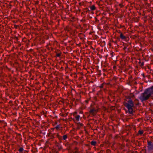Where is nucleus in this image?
I'll list each match as a JSON object with an SVG mask.
<instances>
[{
  "label": "nucleus",
  "instance_id": "obj_26",
  "mask_svg": "<svg viewBox=\"0 0 153 153\" xmlns=\"http://www.w3.org/2000/svg\"><path fill=\"white\" fill-rule=\"evenodd\" d=\"M48 153H49L48 152Z\"/></svg>",
  "mask_w": 153,
  "mask_h": 153
},
{
  "label": "nucleus",
  "instance_id": "obj_19",
  "mask_svg": "<svg viewBox=\"0 0 153 153\" xmlns=\"http://www.w3.org/2000/svg\"><path fill=\"white\" fill-rule=\"evenodd\" d=\"M87 11H90L89 10L88 8H87Z\"/></svg>",
  "mask_w": 153,
  "mask_h": 153
},
{
  "label": "nucleus",
  "instance_id": "obj_24",
  "mask_svg": "<svg viewBox=\"0 0 153 153\" xmlns=\"http://www.w3.org/2000/svg\"><path fill=\"white\" fill-rule=\"evenodd\" d=\"M48 45H50V43H48Z\"/></svg>",
  "mask_w": 153,
  "mask_h": 153
},
{
  "label": "nucleus",
  "instance_id": "obj_16",
  "mask_svg": "<svg viewBox=\"0 0 153 153\" xmlns=\"http://www.w3.org/2000/svg\"><path fill=\"white\" fill-rule=\"evenodd\" d=\"M127 49V47L126 46H124V47L123 48V49L124 50H126Z\"/></svg>",
  "mask_w": 153,
  "mask_h": 153
},
{
  "label": "nucleus",
  "instance_id": "obj_12",
  "mask_svg": "<svg viewBox=\"0 0 153 153\" xmlns=\"http://www.w3.org/2000/svg\"><path fill=\"white\" fill-rule=\"evenodd\" d=\"M48 144H49L50 143V142H49V140L51 139H53V137H51V136H50L49 134H48Z\"/></svg>",
  "mask_w": 153,
  "mask_h": 153
},
{
  "label": "nucleus",
  "instance_id": "obj_4",
  "mask_svg": "<svg viewBox=\"0 0 153 153\" xmlns=\"http://www.w3.org/2000/svg\"><path fill=\"white\" fill-rule=\"evenodd\" d=\"M97 112V111L95 109H91L90 110V112L93 114H95Z\"/></svg>",
  "mask_w": 153,
  "mask_h": 153
},
{
  "label": "nucleus",
  "instance_id": "obj_22",
  "mask_svg": "<svg viewBox=\"0 0 153 153\" xmlns=\"http://www.w3.org/2000/svg\"><path fill=\"white\" fill-rule=\"evenodd\" d=\"M50 97H51V95H50ZM49 97H50V96H49V94H48V98H49Z\"/></svg>",
  "mask_w": 153,
  "mask_h": 153
},
{
  "label": "nucleus",
  "instance_id": "obj_15",
  "mask_svg": "<svg viewBox=\"0 0 153 153\" xmlns=\"http://www.w3.org/2000/svg\"><path fill=\"white\" fill-rule=\"evenodd\" d=\"M119 5L121 7H122L123 6V5L122 4H119Z\"/></svg>",
  "mask_w": 153,
  "mask_h": 153
},
{
  "label": "nucleus",
  "instance_id": "obj_23",
  "mask_svg": "<svg viewBox=\"0 0 153 153\" xmlns=\"http://www.w3.org/2000/svg\"><path fill=\"white\" fill-rule=\"evenodd\" d=\"M48 24H50V25H51V23H49V22H48Z\"/></svg>",
  "mask_w": 153,
  "mask_h": 153
},
{
  "label": "nucleus",
  "instance_id": "obj_11",
  "mask_svg": "<svg viewBox=\"0 0 153 153\" xmlns=\"http://www.w3.org/2000/svg\"><path fill=\"white\" fill-rule=\"evenodd\" d=\"M75 149L76 150V151L74 152V153H79V152L78 151V149L77 148H75Z\"/></svg>",
  "mask_w": 153,
  "mask_h": 153
},
{
  "label": "nucleus",
  "instance_id": "obj_20",
  "mask_svg": "<svg viewBox=\"0 0 153 153\" xmlns=\"http://www.w3.org/2000/svg\"><path fill=\"white\" fill-rule=\"evenodd\" d=\"M44 115H45V117H46V116H47V115H46V114H45L44 113Z\"/></svg>",
  "mask_w": 153,
  "mask_h": 153
},
{
  "label": "nucleus",
  "instance_id": "obj_25",
  "mask_svg": "<svg viewBox=\"0 0 153 153\" xmlns=\"http://www.w3.org/2000/svg\"><path fill=\"white\" fill-rule=\"evenodd\" d=\"M48 142V141H46V142L47 143Z\"/></svg>",
  "mask_w": 153,
  "mask_h": 153
},
{
  "label": "nucleus",
  "instance_id": "obj_3",
  "mask_svg": "<svg viewBox=\"0 0 153 153\" xmlns=\"http://www.w3.org/2000/svg\"><path fill=\"white\" fill-rule=\"evenodd\" d=\"M147 147L149 151L153 150V143L150 141H148Z\"/></svg>",
  "mask_w": 153,
  "mask_h": 153
},
{
  "label": "nucleus",
  "instance_id": "obj_1",
  "mask_svg": "<svg viewBox=\"0 0 153 153\" xmlns=\"http://www.w3.org/2000/svg\"><path fill=\"white\" fill-rule=\"evenodd\" d=\"M153 94V85L150 88L146 89L144 92L140 94L138 97L139 99L143 102L148 100Z\"/></svg>",
  "mask_w": 153,
  "mask_h": 153
},
{
  "label": "nucleus",
  "instance_id": "obj_10",
  "mask_svg": "<svg viewBox=\"0 0 153 153\" xmlns=\"http://www.w3.org/2000/svg\"><path fill=\"white\" fill-rule=\"evenodd\" d=\"M23 150V148L22 147H21L19 149V151L20 152H22Z\"/></svg>",
  "mask_w": 153,
  "mask_h": 153
},
{
  "label": "nucleus",
  "instance_id": "obj_5",
  "mask_svg": "<svg viewBox=\"0 0 153 153\" xmlns=\"http://www.w3.org/2000/svg\"><path fill=\"white\" fill-rule=\"evenodd\" d=\"M120 37L122 39H125L126 38V37L124 36L122 33L120 34Z\"/></svg>",
  "mask_w": 153,
  "mask_h": 153
},
{
  "label": "nucleus",
  "instance_id": "obj_18",
  "mask_svg": "<svg viewBox=\"0 0 153 153\" xmlns=\"http://www.w3.org/2000/svg\"><path fill=\"white\" fill-rule=\"evenodd\" d=\"M57 56H60V55L59 54H57Z\"/></svg>",
  "mask_w": 153,
  "mask_h": 153
},
{
  "label": "nucleus",
  "instance_id": "obj_2",
  "mask_svg": "<svg viewBox=\"0 0 153 153\" xmlns=\"http://www.w3.org/2000/svg\"><path fill=\"white\" fill-rule=\"evenodd\" d=\"M124 105L128 109V113L130 114H133L134 111L133 108L134 105L133 101L131 99H129L127 102L125 103Z\"/></svg>",
  "mask_w": 153,
  "mask_h": 153
},
{
  "label": "nucleus",
  "instance_id": "obj_13",
  "mask_svg": "<svg viewBox=\"0 0 153 153\" xmlns=\"http://www.w3.org/2000/svg\"><path fill=\"white\" fill-rule=\"evenodd\" d=\"M67 138V136L66 135H65L63 136V139L64 140H65Z\"/></svg>",
  "mask_w": 153,
  "mask_h": 153
},
{
  "label": "nucleus",
  "instance_id": "obj_6",
  "mask_svg": "<svg viewBox=\"0 0 153 153\" xmlns=\"http://www.w3.org/2000/svg\"><path fill=\"white\" fill-rule=\"evenodd\" d=\"M90 8L91 10H95V7L94 5L90 6Z\"/></svg>",
  "mask_w": 153,
  "mask_h": 153
},
{
  "label": "nucleus",
  "instance_id": "obj_14",
  "mask_svg": "<svg viewBox=\"0 0 153 153\" xmlns=\"http://www.w3.org/2000/svg\"><path fill=\"white\" fill-rule=\"evenodd\" d=\"M56 129H58L60 128V126L59 125H57L56 126Z\"/></svg>",
  "mask_w": 153,
  "mask_h": 153
},
{
  "label": "nucleus",
  "instance_id": "obj_21",
  "mask_svg": "<svg viewBox=\"0 0 153 153\" xmlns=\"http://www.w3.org/2000/svg\"><path fill=\"white\" fill-rule=\"evenodd\" d=\"M48 51H49L50 50V48H49V47H48Z\"/></svg>",
  "mask_w": 153,
  "mask_h": 153
},
{
  "label": "nucleus",
  "instance_id": "obj_17",
  "mask_svg": "<svg viewBox=\"0 0 153 153\" xmlns=\"http://www.w3.org/2000/svg\"><path fill=\"white\" fill-rule=\"evenodd\" d=\"M144 65V63H142L141 64V66H143V65Z\"/></svg>",
  "mask_w": 153,
  "mask_h": 153
},
{
  "label": "nucleus",
  "instance_id": "obj_8",
  "mask_svg": "<svg viewBox=\"0 0 153 153\" xmlns=\"http://www.w3.org/2000/svg\"><path fill=\"white\" fill-rule=\"evenodd\" d=\"M80 117V116L79 115H78L75 117L77 121H79Z\"/></svg>",
  "mask_w": 153,
  "mask_h": 153
},
{
  "label": "nucleus",
  "instance_id": "obj_7",
  "mask_svg": "<svg viewBox=\"0 0 153 153\" xmlns=\"http://www.w3.org/2000/svg\"><path fill=\"white\" fill-rule=\"evenodd\" d=\"M97 143V142L96 141L93 140L91 142V144L92 145L95 146Z\"/></svg>",
  "mask_w": 153,
  "mask_h": 153
},
{
  "label": "nucleus",
  "instance_id": "obj_9",
  "mask_svg": "<svg viewBox=\"0 0 153 153\" xmlns=\"http://www.w3.org/2000/svg\"><path fill=\"white\" fill-rule=\"evenodd\" d=\"M138 133L140 135H142L143 134V131L140 130L138 131Z\"/></svg>",
  "mask_w": 153,
  "mask_h": 153
}]
</instances>
